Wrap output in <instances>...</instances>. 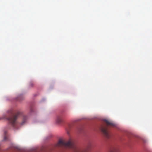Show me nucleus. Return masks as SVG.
<instances>
[{
	"label": "nucleus",
	"instance_id": "1",
	"mask_svg": "<svg viewBox=\"0 0 152 152\" xmlns=\"http://www.w3.org/2000/svg\"><path fill=\"white\" fill-rule=\"evenodd\" d=\"M20 113V112H18L15 115H12L9 117H8L7 115H5L3 116L2 117L0 118V120L3 119L7 120L9 124L13 127L16 128V126L17 125L16 120Z\"/></svg>",
	"mask_w": 152,
	"mask_h": 152
},
{
	"label": "nucleus",
	"instance_id": "2",
	"mask_svg": "<svg viewBox=\"0 0 152 152\" xmlns=\"http://www.w3.org/2000/svg\"><path fill=\"white\" fill-rule=\"evenodd\" d=\"M100 130L104 136L107 138H109L110 135L107 131V127L105 126H102L100 128Z\"/></svg>",
	"mask_w": 152,
	"mask_h": 152
},
{
	"label": "nucleus",
	"instance_id": "3",
	"mask_svg": "<svg viewBox=\"0 0 152 152\" xmlns=\"http://www.w3.org/2000/svg\"><path fill=\"white\" fill-rule=\"evenodd\" d=\"M55 122L57 125L61 124L63 122V116L61 115L57 116L55 119Z\"/></svg>",
	"mask_w": 152,
	"mask_h": 152
},
{
	"label": "nucleus",
	"instance_id": "4",
	"mask_svg": "<svg viewBox=\"0 0 152 152\" xmlns=\"http://www.w3.org/2000/svg\"><path fill=\"white\" fill-rule=\"evenodd\" d=\"M104 122L107 124L108 126H114L115 124L112 122L107 120H104Z\"/></svg>",
	"mask_w": 152,
	"mask_h": 152
},
{
	"label": "nucleus",
	"instance_id": "5",
	"mask_svg": "<svg viewBox=\"0 0 152 152\" xmlns=\"http://www.w3.org/2000/svg\"><path fill=\"white\" fill-rule=\"evenodd\" d=\"M110 152H119L118 149L116 148H114L111 150Z\"/></svg>",
	"mask_w": 152,
	"mask_h": 152
},
{
	"label": "nucleus",
	"instance_id": "6",
	"mask_svg": "<svg viewBox=\"0 0 152 152\" xmlns=\"http://www.w3.org/2000/svg\"><path fill=\"white\" fill-rule=\"evenodd\" d=\"M27 118V117L26 116H25L23 117V121L21 124L22 125H23L26 122Z\"/></svg>",
	"mask_w": 152,
	"mask_h": 152
},
{
	"label": "nucleus",
	"instance_id": "7",
	"mask_svg": "<svg viewBox=\"0 0 152 152\" xmlns=\"http://www.w3.org/2000/svg\"><path fill=\"white\" fill-rule=\"evenodd\" d=\"M7 132L6 131H5L4 132V140H7V137L6 136V134L7 133Z\"/></svg>",
	"mask_w": 152,
	"mask_h": 152
},
{
	"label": "nucleus",
	"instance_id": "8",
	"mask_svg": "<svg viewBox=\"0 0 152 152\" xmlns=\"http://www.w3.org/2000/svg\"><path fill=\"white\" fill-rule=\"evenodd\" d=\"M34 85V84L32 83H31L30 84V86L31 87H32Z\"/></svg>",
	"mask_w": 152,
	"mask_h": 152
}]
</instances>
